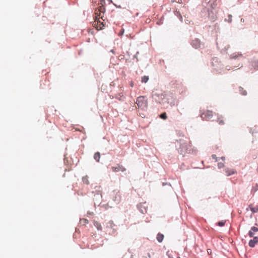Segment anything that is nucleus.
I'll use <instances>...</instances> for the list:
<instances>
[{
  "label": "nucleus",
  "mask_w": 258,
  "mask_h": 258,
  "mask_svg": "<svg viewBox=\"0 0 258 258\" xmlns=\"http://www.w3.org/2000/svg\"><path fill=\"white\" fill-rule=\"evenodd\" d=\"M202 6L207 9L208 17L212 21H215L217 18L216 15L213 12L217 6L216 1L211 2V0H204L202 3Z\"/></svg>",
  "instance_id": "1"
},
{
  "label": "nucleus",
  "mask_w": 258,
  "mask_h": 258,
  "mask_svg": "<svg viewBox=\"0 0 258 258\" xmlns=\"http://www.w3.org/2000/svg\"><path fill=\"white\" fill-rule=\"evenodd\" d=\"M136 104L139 108L142 110L147 109L148 106V100L145 96H141L137 98Z\"/></svg>",
  "instance_id": "2"
},
{
  "label": "nucleus",
  "mask_w": 258,
  "mask_h": 258,
  "mask_svg": "<svg viewBox=\"0 0 258 258\" xmlns=\"http://www.w3.org/2000/svg\"><path fill=\"white\" fill-rule=\"evenodd\" d=\"M103 16L97 18L94 17V21L93 23V26L97 30H101L105 26V23L104 22Z\"/></svg>",
  "instance_id": "3"
},
{
  "label": "nucleus",
  "mask_w": 258,
  "mask_h": 258,
  "mask_svg": "<svg viewBox=\"0 0 258 258\" xmlns=\"http://www.w3.org/2000/svg\"><path fill=\"white\" fill-rule=\"evenodd\" d=\"M213 113L212 111L209 110H201V117L203 120L207 121L210 120L213 117Z\"/></svg>",
  "instance_id": "4"
},
{
  "label": "nucleus",
  "mask_w": 258,
  "mask_h": 258,
  "mask_svg": "<svg viewBox=\"0 0 258 258\" xmlns=\"http://www.w3.org/2000/svg\"><path fill=\"white\" fill-rule=\"evenodd\" d=\"M105 12V6L103 5H101V6L98 7L97 9H96L95 10L94 17L98 18V17H101V16H104Z\"/></svg>",
  "instance_id": "5"
},
{
  "label": "nucleus",
  "mask_w": 258,
  "mask_h": 258,
  "mask_svg": "<svg viewBox=\"0 0 258 258\" xmlns=\"http://www.w3.org/2000/svg\"><path fill=\"white\" fill-rule=\"evenodd\" d=\"M179 153L181 154H184L187 152L188 151V145L187 144L184 143L181 144L180 147L178 149Z\"/></svg>",
  "instance_id": "6"
},
{
  "label": "nucleus",
  "mask_w": 258,
  "mask_h": 258,
  "mask_svg": "<svg viewBox=\"0 0 258 258\" xmlns=\"http://www.w3.org/2000/svg\"><path fill=\"white\" fill-rule=\"evenodd\" d=\"M111 169L113 172H115L119 171L124 172L126 170V169L122 165L120 164H117L115 166H112Z\"/></svg>",
  "instance_id": "7"
},
{
  "label": "nucleus",
  "mask_w": 258,
  "mask_h": 258,
  "mask_svg": "<svg viewBox=\"0 0 258 258\" xmlns=\"http://www.w3.org/2000/svg\"><path fill=\"white\" fill-rule=\"evenodd\" d=\"M112 196L114 201L118 203L119 202L121 197L119 192H113Z\"/></svg>",
  "instance_id": "8"
},
{
  "label": "nucleus",
  "mask_w": 258,
  "mask_h": 258,
  "mask_svg": "<svg viewBox=\"0 0 258 258\" xmlns=\"http://www.w3.org/2000/svg\"><path fill=\"white\" fill-rule=\"evenodd\" d=\"M258 242V237H254L253 239L250 240L249 241V246L251 247H253L255 244H256Z\"/></svg>",
  "instance_id": "9"
},
{
  "label": "nucleus",
  "mask_w": 258,
  "mask_h": 258,
  "mask_svg": "<svg viewBox=\"0 0 258 258\" xmlns=\"http://www.w3.org/2000/svg\"><path fill=\"white\" fill-rule=\"evenodd\" d=\"M192 46L195 48H198L200 47L201 42L198 39H195L191 42Z\"/></svg>",
  "instance_id": "10"
},
{
  "label": "nucleus",
  "mask_w": 258,
  "mask_h": 258,
  "mask_svg": "<svg viewBox=\"0 0 258 258\" xmlns=\"http://www.w3.org/2000/svg\"><path fill=\"white\" fill-rule=\"evenodd\" d=\"M225 172L227 176H230L236 173V171L233 169H227Z\"/></svg>",
  "instance_id": "11"
},
{
  "label": "nucleus",
  "mask_w": 258,
  "mask_h": 258,
  "mask_svg": "<svg viewBox=\"0 0 258 258\" xmlns=\"http://www.w3.org/2000/svg\"><path fill=\"white\" fill-rule=\"evenodd\" d=\"M249 208L253 213L258 212V205H256L255 207H253L251 205H250L249 206Z\"/></svg>",
  "instance_id": "12"
},
{
  "label": "nucleus",
  "mask_w": 258,
  "mask_h": 258,
  "mask_svg": "<svg viewBox=\"0 0 258 258\" xmlns=\"http://www.w3.org/2000/svg\"><path fill=\"white\" fill-rule=\"evenodd\" d=\"M217 121L220 125H223L224 124V120L221 116H218Z\"/></svg>",
  "instance_id": "13"
},
{
  "label": "nucleus",
  "mask_w": 258,
  "mask_h": 258,
  "mask_svg": "<svg viewBox=\"0 0 258 258\" xmlns=\"http://www.w3.org/2000/svg\"><path fill=\"white\" fill-rule=\"evenodd\" d=\"M94 225L96 227L98 230H102V226L101 224L97 221H94Z\"/></svg>",
  "instance_id": "14"
},
{
  "label": "nucleus",
  "mask_w": 258,
  "mask_h": 258,
  "mask_svg": "<svg viewBox=\"0 0 258 258\" xmlns=\"http://www.w3.org/2000/svg\"><path fill=\"white\" fill-rule=\"evenodd\" d=\"M164 238V235L162 234L158 233L157 236V239L159 242H161Z\"/></svg>",
  "instance_id": "15"
},
{
  "label": "nucleus",
  "mask_w": 258,
  "mask_h": 258,
  "mask_svg": "<svg viewBox=\"0 0 258 258\" xmlns=\"http://www.w3.org/2000/svg\"><path fill=\"white\" fill-rule=\"evenodd\" d=\"M100 158V154L99 152H96L95 153L94 158L96 161L99 162Z\"/></svg>",
  "instance_id": "16"
},
{
  "label": "nucleus",
  "mask_w": 258,
  "mask_h": 258,
  "mask_svg": "<svg viewBox=\"0 0 258 258\" xmlns=\"http://www.w3.org/2000/svg\"><path fill=\"white\" fill-rule=\"evenodd\" d=\"M239 91L240 92V94L242 95H246L247 92H246V90H244V89L242 87H239Z\"/></svg>",
  "instance_id": "17"
},
{
  "label": "nucleus",
  "mask_w": 258,
  "mask_h": 258,
  "mask_svg": "<svg viewBox=\"0 0 258 258\" xmlns=\"http://www.w3.org/2000/svg\"><path fill=\"white\" fill-rule=\"evenodd\" d=\"M252 66L255 69H258V60H253L252 61Z\"/></svg>",
  "instance_id": "18"
},
{
  "label": "nucleus",
  "mask_w": 258,
  "mask_h": 258,
  "mask_svg": "<svg viewBox=\"0 0 258 258\" xmlns=\"http://www.w3.org/2000/svg\"><path fill=\"white\" fill-rule=\"evenodd\" d=\"M241 56H242L241 54H239V53H238L237 54H233L230 55V58L235 59L238 57H241Z\"/></svg>",
  "instance_id": "19"
},
{
  "label": "nucleus",
  "mask_w": 258,
  "mask_h": 258,
  "mask_svg": "<svg viewBox=\"0 0 258 258\" xmlns=\"http://www.w3.org/2000/svg\"><path fill=\"white\" fill-rule=\"evenodd\" d=\"M83 181L84 183H86V184H89V182L88 180V177L87 176H86L85 177H83L82 178Z\"/></svg>",
  "instance_id": "20"
},
{
  "label": "nucleus",
  "mask_w": 258,
  "mask_h": 258,
  "mask_svg": "<svg viewBox=\"0 0 258 258\" xmlns=\"http://www.w3.org/2000/svg\"><path fill=\"white\" fill-rule=\"evenodd\" d=\"M149 80L148 76H144L142 78V82L147 83Z\"/></svg>",
  "instance_id": "21"
},
{
  "label": "nucleus",
  "mask_w": 258,
  "mask_h": 258,
  "mask_svg": "<svg viewBox=\"0 0 258 258\" xmlns=\"http://www.w3.org/2000/svg\"><path fill=\"white\" fill-rule=\"evenodd\" d=\"M232 16L231 15H229L228 16V18L227 19H225V21H227L228 23H231L232 22Z\"/></svg>",
  "instance_id": "22"
},
{
  "label": "nucleus",
  "mask_w": 258,
  "mask_h": 258,
  "mask_svg": "<svg viewBox=\"0 0 258 258\" xmlns=\"http://www.w3.org/2000/svg\"><path fill=\"white\" fill-rule=\"evenodd\" d=\"M81 222L84 225H86L89 223V221L86 219H81Z\"/></svg>",
  "instance_id": "23"
},
{
  "label": "nucleus",
  "mask_w": 258,
  "mask_h": 258,
  "mask_svg": "<svg viewBox=\"0 0 258 258\" xmlns=\"http://www.w3.org/2000/svg\"><path fill=\"white\" fill-rule=\"evenodd\" d=\"M160 117L163 119H166L167 118V115L165 112H164L160 115Z\"/></svg>",
  "instance_id": "24"
},
{
  "label": "nucleus",
  "mask_w": 258,
  "mask_h": 258,
  "mask_svg": "<svg viewBox=\"0 0 258 258\" xmlns=\"http://www.w3.org/2000/svg\"><path fill=\"white\" fill-rule=\"evenodd\" d=\"M225 224V221H221L218 223V225L219 226H223Z\"/></svg>",
  "instance_id": "25"
},
{
  "label": "nucleus",
  "mask_w": 258,
  "mask_h": 258,
  "mask_svg": "<svg viewBox=\"0 0 258 258\" xmlns=\"http://www.w3.org/2000/svg\"><path fill=\"white\" fill-rule=\"evenodd\" d=\"M224 164L223 163H222V162L218 163V167L219 168H222L224 167Z\"/></svg>",
  "instance_id": "26"
},
{
  "label": "nucleus",
  "mask_w": 258,
  "mask_h": 258,
  "mask_svg": "<svg viewBox=\"0 0 258 258\" xmlns=\"http://www.w3.org/2000/svg\"><path fill=\"white\" fill-rule=\"evenodd\" d=\"M250 230L254 232H257L258 231V228L253 226V227H251Z\"/></svg>",
  "instance_id": "27"
},
{
  "label": "nucleus",
  "mask_w": 258,
  "mask_h": 258,
  "mask_svg": "<svg viewBox=\"0 0 258 258\" xmlns=\"http://www.w3.org/2000/svg\"><path fill=\"white\" fill-rule=\"evenodd\" d=\"M248 235H249V237H253V236H254V232H253L251 230H250L249 231V232H248Z\"/></svg>",
  "instance_id": "28"
},
{
  "label": "nucleus",
  "mask_w": 258,
  "mask_h": 258,
  "mask_svg": "<svg viewBox=\"0 0 258 258\" xmlns=\"http://www.w3.org/2000/svg\"><path fill=\"white\" fill-rule=\"evenodd\" d=\"M248 235H249V237H253V236H254V232H253L251 230H250L249 231V232H248Z\"/></svg>",
  "instance_id": "29"
},
{
  "label": "nucleus",
  "mask_w": 258,
  "mask_h": 258,
  "mask_svg": "<svg viewBox=\"0 0 258 258\" xmlns=\"http://www.w3.org/2000/svg\"><path fill=\"white\" fill-rule=\"evenodd\" d=\"M107 224L109 225V226H110L111 227H112L113 224V222L112 221H109L107 223Z\"/></svg>",
  "instance_id": "30"
},
{
  "label": "nucleus",
  "mask_w": 258,
  "mask_h": 258,
  "mask_svg": "<svg viewBox=\"0 0 258 258\" xmlns=\"http://www.w3.org/2000/svg\"><path fill=\"white\" fill-rule=\"evenodd\" d=\"M212 158H213V159H215V160H216V161H217V157H216V155H214H214H212Z\"/></svg>",
  "instance_id": "31"
},
{
  "label": "nucleus",
  "mask_w": 258,
  "mask_h": 258,
  "mask_svg": "<svg viewBox=\"0 0 258 258\" xmlns=\"http://www.w3.org/2000/svg\"><path fill=\"white\" fill-rule=\"evenodd\" d=\"M221 159L223 161H224L225 160V157H221Z\"/></svg>",
  "instance_id": "32"
},
{
  "label": "nucleus",
  "mask_w": 258,
  "mask_h": 258,
  "mask_svg": "<svg viewBox=\"0 0 258 258\" xmlns=\"http://www.w3.org/2000/svg\"><path fill=\"white\" fill-rule=\"evenodd\" d=\"M148 255H149V257H150V254L149 253Z\"/></svg>",
  "instance_id": "33"
},
{
  "label": "nucleus",
  "mask_w": 258,
  "mask_h": 258,
  "mask_svg": "<svg viewBox=\"0 0 258 258\" xmlns=\"http://www.w3.org/2000/svg\"><path fill=\"white\" fill-rule=\"evenodd\" d=\"M178 258H180V257H178Z\"/></svg>",
  "instance_id": "34"
}]
</instances>
